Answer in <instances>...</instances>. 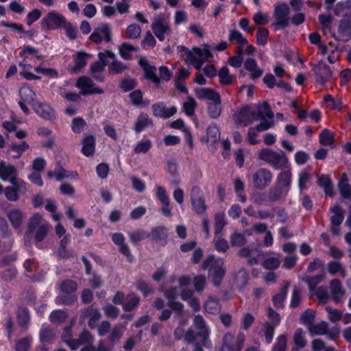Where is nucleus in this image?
<instances>
[{"instance_id": "obj_1", "label": "nucleus", "mask_w": 351, "mask_h": 351, "mask_svg": "<svg viewBox=\"0 0 351 351\" xmlns=\"http://www.w3.org/2000/svg\"><path fill=\"white\" fill-rule=\"evenodd\" d=\"M177 51L187 63L192 64L197 69H201L203 64L213 57L208 46L203 49L194 47L190 51L186 47L179 45L177 47Z\"/></svg>"}, {"instance_id": "obj_2", "label": "nucleus", "mask_w": 351, "mask_h": 351, "mask_svg": "<svg viewBox=\"0 0 351 351\" xmlns=\"http://www.w3.org/2000/svg\"><path fill=\"white\" fill-rule=\"evenodd\" d=\"M209 335L210 330L206 322L201 315H197L193 318L192 326L186 332L184 341L187 343L199 341L203 344H205Z\"/></svg>"}, {"instance_id": "obj_3", "label": "nucleus", "mask_w": 351, "mask_h": 351, "mask_svg": "<svg viewBox=\"0 0 351 351\" xmlns=\"http://www.w3.org/2000/svg\"><path fill=\"white\" fill-rule=\"evenodd\" d=\"M258 157L276 170H282L289 166L287 156L281 150L276 152L270 148H264L258 152Z\"/></svg>"}, {"instance_id": "obj_4", "label": "nucleus", "mask_w": 351, "mask_h": 351, "mask_svg": "<svg viewBox=\"0 0 351 351\" xmlns=\"http://www.w3.org/2000/svg\"><path fill=\"white\" fill-rule=\"evenodd\" d=\"M50 224L39 213L33 215L28 221L27 230L36 243L43 241L47 236Z\"/></svg>"}, {"instance_id": "obj_5", "label": "nucleus", "mask_w": 351, "mask_h": 351, "mask_svg": "<svg viewBox=\"0 0 351 351\" xmlns=\"http://www.w3.org/2000/svg\"><path fill=\"white\" fill-rule=\"evenodd\" d=\"M138 64L145 72V77L157 86L161 81H169L171 77V73L167 66H162L159 67V77L156 74V68L149 64L147 60L145 58L140 57Z\"/></svg>"}, {"instance_id": "obj_6", "label": "nucleus", "mask_w": 351, "mask_h": 351, "mask_svg": "<svg viewBox=\"0 0 351 351\" xmlns=\"http://www.w3.org/2000/svg\"><path fill=\"white\" fill-rule=\"evenodd\" d=\"M223 265V260L221 258H217L214 255L208 256L203 262L202 267L204 269L210 267V275L215 286H218L221 283L225 275Z\"/></svg>"}, {"instance_id": "obj_7", "label": "nucleus", "mask_w": 351, "mask_h": 351, "mask_svg": "<svg viewBox=\"0 0 351 351\" xmlns=\"http://www.w3.org/2000/svg\"><path fill=\"white\" fill-rule=\"evenodd\" d=\"M252 182L255 189L263 190L271 184L273 173L266 167H261L251 175Z\"/></svg>"}, {"instance_id": "obj_8", "label": "nucleus", "mask_w": 351, "mask_h": 351, "mask_svg": "<svg viewBox=\"0 0 351 351\" xmlns=\"http://www.w3.org/2000/svg\"><path fill=\"white\" fill-rule=\"evenodd\" d=\"M245 340V335L243 332L237 334L234 341V336L230 332H226L223 337L222 344L219 351H241Z\"/></svg>"}, {"instance_id": "obj_9", "label": "nucleus", "mask_w": 351, "mask_h": 351, "mask_svg": "<svg viewBox=\"0 0 351 351\" xmlns=\"http://www.w3.org/2000/svg\"><path fill=\"white\" fill-rule=\"evenodd\" d=\"M289 7L285 4L282 3L275 6L274 16L275 22L271 24V27L274 30L279 28L284 29L289 25Z\"/></svg>"}, {"instance_id": "obj_10", "label": "nucleus", "mask_w": 351, "mask_h": 351, "mask_svg": "<svg viewBox=\"0 0 351 351\" xmlns=\"http://www.w3.org/2000/svg\"><path fill=\"white\" fill-rule=\"evenodd\" d=\"M190 198L193 210L198 215L204 213L206 209V199L202 189L197 186H193L190 191Z\"/></svg>"}, {"instance_id": "obj_11", "label": "nucleus", "mask_w": 351, "mask_h": 351, "mask_svg": "<svg viewBox=\"0 0 351 351\" xmlns=\"http://www.w3.org/2000/svg\"><path fill=\"white\" fill-rule=\"evenodd\" d=\"M66 20L61 13L51 10L42 19L41 25L43 28L55 30L61 28Z\"/></svg>"}, {"instance_id": "obj_12", "label": "nucleus", "mask_w": 351, "mask_h": 351, "mask_svg": "<svg viewBox=\"0 0 351 351\" xmlns=\"http://www.w3.org/2000/svg\"><path fill=\"white\" fill-rule=\"evenodd\" d=\"M151 27L153 33L160 41H163L166 36L171 34L169 22L162 16L154 17Z\"/></svg>"}, {"instance_id": "obj_13", "label": "nucleus", "mask_w": 351, "mask_h": 351, "mask_svg": "<svg viewBox=\"0 0 351 351\" xmlns=\"http://www.w3.org/2000/svg\"><path fill=\"white\" fill-rule=\"evenodd\" d=\"M76 87L80 89V95L102 94L103 90L95 86L93 80L87 76H82L76 82Z\"/></svg>"}, {"instance_id": "obj_14", "label": "nucleus", "mask_w": 351, "mask_h": 351, "mask_svg": "<svg viewBox=\"0 0 351 351\" xmlns=\"http://www.w3.org/2000/svg\"><path fill=\"white\" fill-rule=\"evenodd\" d=\"M236 117L237 123L243 126H246L257 119L253 107L250 106L241 108Z\"/></svg>"}, {"instance_id": "obj_15", "label": "nucleus", "mask_w": 351, "mask_h": 351, "mask_svg": "<svg viewBox=\"0 0 351 351\" xmlns=\"http://www.w3.org/2000/svg\"><path fill=\"white\" fill-rule=\"evenodd\" d=\"M152 109L155 117L162 119H168L177 112L176 106L167 108L165 103L161 101L152 104Z\"/></svg>"}, {"instance_id": "obj_16", "label": "nucleus", "mask_w": 351, "mask_h": 351, "mask_svg": "<svg viewBox=\"0 0 351 351\" xmlns=\"http://www.w3.org/2000/svg\"><path fill=\"white\" fill-rule=\"evenodd\" d=\"M90 39L95 43H101L103 40L110 42L111 40V31L107 24H101L95 29L90 36Z\"/></svg>"}, {"instance_id": "obj_17", "label": "nucleus", "mask_w": 351, "mask_h": 351, "mask_svg": "<svg viewBox=\"0 0 351 351\" xmlns=\"http://www.w3.org/2000/svg\"><path fill=\"white\" fill-rule=\"evenodd\" d=\"M285 170L279 173L276 178V186L285 192V195L288 193L291 189L292 182V173L289 167Z\"/></svg>"}, {"instance_id": "obj_18", "label": "nucleus", "mask_w": 351, "mask_h": 351, "mask_svg": "<svg viewBox=\"0 0 351 351\" xmlns=\"http://www.w3.org/2000/svg\"><path fill=\"white\" fill-rule=\"evenodd\" d=\"M273 126L272 121H263L256 127H251L247 131V140L250 145H256L259 141L256 139L257 133L261 131H265Z\"/></svg>"}, {"instance_id": "obj_19", "label": "nucleus", "mask_w": 351, "mask_h": 351, "mask_svg": "<svg viewBox=\"0 0 351 351\" xmlns=\"http://www.w3.org/2000/svg\"><path fill=\"white\" fill-rule=\"evenodd\" d=\"M33 108L36 114L43 119L51 120L56 117L54 110L47 103L35 102L33 104Z\"/></svg>"}, {"instance_id": "obj_20", "label": "nucleus", "mask_w": 351, "mask_h": 351, "mask_svg": "<svg viewBox=\"0 0 351 351\" xmlns=\"http://www.w3.org/2000/svg\"><path fill=\"white\" fill-rule=\"evenodd\" d=\"M18 175L16 168L3 160H0V179L10 182Z\"/></svg>"}, {"instance_id": "obj_21", "label": "nucleus", "mask_w": 351, "mask_h": 351, "mask_svg": "<svg viewBox=\"0 0 351 351\" xmlns=\"http://www.w3.org/2000/svg\"><path fill=\"white\" fill-rule=\"evenodd\" d=\"M329 289L332 300L335 304H339L341 298L345 295L342 284L338 279H333L329 282Z\"/></svg>"}, {"instance_id": "obj_22", "label": "nucleus", "mask_w": 351, "mask_h": 351, "mask_svg": "<svg viewBox=\"0 0 351 351\" xmlns=\"http://www.w3.org/2000/svg\"><path fill=\"white\" fill-rule=\"evenodd\" d=\"M313 71L317 76V82L321 84H324L328 81L332 75L330 67L323 62H319L317 65L315 66Z\"/></svg>"}, {"instance_id": "obj_23", "label": "nucleus", "mask_w": 351, "mask_h": 351, "mask_svg": "<svg viewBox=\"0 0 351 351\" xmlns=\"http://www.w3.org/2000/svg\"><path fill=\"white\" fill-rule=\"evenodd\" d=\"M256 119H260L261 122L263 121H272L274 118V114L271 111L269 104L267 102L258 104L256 106L253 107Z\"/></svg>"}, {"instance_id": "obj_24", "label": "nucleus", "mask_w": 351, "mask_h": 351, "mask_svg": "<svg viewBox=\"0 0 351 351\" xmlns=\"http://www.w3.org/2000/svg\"><path fill=\"white\" fill-rule=\"evenodd\" d=\"M7 217L14 229H19L24 220V214L19 208H12L7 212Z\"/></svg>"}, {"instance_id": "obj_25", "label": "nucleus", "mask_w": 351, "mask_h": 351, "mask_svg": "<svg viewBox=\"0 0 351 351\" xmlns=\"http://www.w3.org/2000/svg\"><path fill=\"white\" fill-rule=\"evenodd\" d=\"M56 337L57 331L54 328L42 326L39 331V340L43 346L52 343Z\"/></svg>"}, {"instance_id": "obj_26", "label": "nucleus", "mask_w": 351, "mask_h": 351, "mask_svg": "<svg viewBox=\"0 0 351 351\" xmlns=\"http://www.w3.org/2000/svg\"><path fill=\"white\" fill-rule=\"evenodd\" d=\"M92 57L91 54L83 51H78L73 55L74 65L71 71L77 73L81 71L87 64L88 60Z\"/></svg>"}, {"instance_id": "obj_27", "label": "nucleus", "mask_w": 351, "mask_h": 351, "mask_svg": "<svg viewBox=\"0 0 351 351\" xmlns=\"http://www.w3.org/2000/svg\"><path fill=\"white\" fill-rule=\"evenodd\" d=\"M47 176L49 178L55 177L58 181H62L63 179L68 178L77 179L78 174L75 171H67L60 166H56L53 171H49L47 172Z\"/></svg>"}, {"instance_id": "obj_28", "label": "nucleus", "mask_w": 351, "mask_h": 351, "mask_svg": "<svg viewBox=\"0 0 351 351\" xmlns=\"http://www.w3.org/2000/svg\"><path fill=\"white\" fill-rule=\"evenodd\" d=\"M82 152L86 156H92L95 149V138L90 134H84L82 141Z\"/></svg>"}, {"instance_id": "obj_29", "label": "nucleus", "mask_w": 351, "mask_h": 351, "mask_svg": "<svg viewBox=\"0 0 351 351\" xmlns=\"http://www.w3.org/2000/svg\"><path fill=\"white\" fill-rule=\"evenodd\" d=\"M153 125L152 120L146 113H140L134 124L133 129L136 133H139L146 128Z\"/></svg>"}, {"instance_id": "obj_30", "label": "nucleus", "mask_w": 351, "mask_h": 351, "mask_svg": "<svg viewBox=\"0 0 351 351\" xmlns=\"http://www.w3.org/2000/svg\"><path fill=\"white\" fill-rule=\"evenodd\" d=\"M20 101H23L33 106V104L38 102L35 100L36 95L32 88L27 85H23L19 90Z\"/></svg>"}, {"instance_id": "obj_31", "label": "nucleus", "mask_w": 351, "mask_h": 351, "mask_svg": "<svg viewBox=\"0 0 351 351\" xmlns=\"http://www.w3.org/2000/svg\"><path fill=\"white\" fill-rule=\"evenodd\" d=\"M244 67L250 72L252 80L259 78L263 73V70L258 66L256 61L253 58H247L245 61Z\"/></svg>"}, {"instance_id": "obj_32", "label": "nucleus", "mask_w": 351, "mask_h": 351, "mask_svg": "<svg viewBox=\"0 0 351 351\" xmlns=\"http://www.w3.org/2000/svg\"><path fill=\"white\" fill-rule=\"evenodd\" d=\"M101 313L96 309H94L93 307H88L86 309H84L82 312L81 317L84 319L85 318L88 317V326L93 328L95 322L98 321L101 318Z\"/></svg>"}, {"instance_id": "obj_33", "label": "nucleus", "mask_w": 351, "mask_h": 351, "mask_svg": "<svg viewBox=\"0 0 351 351\" xmlns=\"http://www.w3.org/2000/svg\"><path fill=\"white\" fill-rule=\"evenodd\" d=\"M339 40L347 41L351 39V19L341 20L339 25Z\"/></svg>"}, {"instance_id": "obj_34", "label": "nucleus", "mask_w": 351, "mask_h": 351, "mask_svg": "<svg viewBox=\"0 0 351 351\" xmlns=\"http://www.w3.org/2000/svg\"><path fill=\"white\" fill-rule=\"evenodd\" d=\"M106 65L107 63L95 62L90 66V73L96 80L99 82H103L104 80L103 71L104 70Z\"/></svg>"}, {"instance_id": "obj_35", "label": "nucleus", "mask_w": 351, "mask_h": 351, "mask_svg": "<svg viewBox=\"0 0 351 351\" xmlns=\"http://www.w3.org/2000/svg\"><path fill=\"white\" fill-rule=\"evenodd\" d=\"M197 97L199 99H206L210 102L220 98L219 93L208 88H201L196 90Z\"/></svg>"}, {"instance_id": "obj_36", "label": "nucleus", "mask_w": 351, "mask_h": 351, "mask_svg": "<svg viewBox=\"0 0 351 351\" xmlns=\"http://www.w3.org/2000/svg\"><path fill=\"white\" fill-rule=\"evenodd\" d=\"M9 150L11 152H14L15 154L12 156L13 158L17 159L19 158L23 153L27 150L29 148V144L23 141L20 144H17L16 143H11L8 145Z\"/></svg>"}, {"instance_id": "obj_37", "label": "nucleus", "mask_w": 351, "mask_h": 351, "mask_svg": "<svg viewBox=\"0 0 351 351\" xmlns=\"http://www.w3.org/2000/svg\"><path fill=\"white\" fill-rule=\"evenodd\" d=\"M221 97L208 104V114L212 119H217L221 114Z\"/></svg>"}, {"instance_id": "obj_38", "label": "nucleus", "mask_w": 351, "mask_h": 351, "mask_svg": "<svg viewBox=\"0 0 351 351\" xmlns=\"http://www.w3.org/2000/svg\"><path fill=\"white\" fill-rule=\"evenodd\" d=\"M289 282H287L279 293L276 294L273 297L274 305L277 308H282L284 306V301L287 298Z\"/></svg>"}, {"instance_id": "obj_39", "label": "nucleus", "mask_w": 351, "mask_h": 351, "mask_svg": "<svg viewBox=\"0 0 351 351\" xmlns=\"http://www.w3.org/2000/svg\"><path fill=\"white\" fill-rule=\"evenodd\" d=\"M128 237L130 241L135 245L144 239L149 238L148 232L143 229H138L129 232Z\"/></svg>"}, {"instance_id": "obj_40", "label": "nucleus", "mask_w": 351, "mask_h": 351, "mask_svg": "<svg viewBox=\"0 0 351 351\" xmlns=\"http://www.w3.org/2000/svg\"><path fill=\"white\" fill-rule=\"evenodd\" d=\"M29 56H33L37 60H42L43 58V56L39 53L37 49L29 45H25L19 52V56L26 59Z\"/></svg>"}, {"instance_id": "obj_41", "label": "nucleus", "mask_w": 351, "mask_h": 351, "mask_svg": "<svg viewBox=\"0 0 351 351\" xmlns=\"http://www.w3.org/2000/svg\"><path fill=\"white\" fill-rule=\"evenodd\" d=\"M138 48L131 44L124 43L119 48V54L124 60H130L132 53L137 51Z\"/></svg>"}, {"instance_id": "obj_42", "label": "nucleus", "mask_w": 351, "mask_h": 351, "mask_svg": "<svg viewBox=\"0 0 351 351\" xmlns=\"http://www.w3.org/2000/svg\"><path fill=\"white\" fill-rule=\"evenodd\" d=\"M318 184L324 189L327 195L332 197L333 195V189L330 178L326 175H322L318 178Z\"/></svg>"}, {"instance_id": "obj_43", "label": "nucleus", "mask_w": 351, "mask_h": 351, "mask_svg": "<svg viewBox=\"0 0 351 351\" xmlns=\"http://www.w3.org/2000/svg\"><path fill=\"white\" fill-rule=\"evenodd\" d=\"M167 229L164 226H159L153 228L149 232H148L149 238L155 241H159L164 239L166 236Z\"/></svg>"}, {"instance_id": "obj_44", "label": "nucleus", "mask_w": 351, "mask_h": 351, "mask_svg": "<svg viewBox=\"0 0 351 351\" xmlns=\"http://www.w3.org/2000/svg\"><path fill=\"white\" fill-rule=\"evenodd\" d=\"M339 189L341 195L344 199H349L351 196V186L348 182L346 176L344 174L339 183Z\"/></svg>"}, {"instance_id": "obj_45", "label": "nucleus", "mask_w": 351, "mask_h": 351, "mask_svg": "<svg viewBox=\"0 0 351 351\" xmlns=\"http://www.w3.org/2000/svg\"><path fill=\"white\" fill-rule=\"evenodd\" d=\"M71 337L72 331L71 328H65L62 334V339L72 350H75L78 348V344L75 339H71Z\"/></svg>"}, {"instance_id": "obj_46", "label": "nucleus", "mask_w": 351, "mask_h": 351, "mask_svg": "<svg viewBox=\"0 0 351 351\" xmlns=\"http://www.w3.org/2000/svg\"><path fill=\"white\" fill-rule=\"evenodd\" d=\"M324 278L325 274L322 273L319 275L306 277L304 280L308 284L310 291L313 292L315 290L316 286L322 282Z\"/></svg>"}, {"instance_id": "obj_47", "label": "nucleus", "mask_w": 351, "mask_h": 351, "mask_svg": "<svg viewBox=\"0 0 351 351\" xmlns=\"http://www.w3.org/2000/svg\"><path fill=\"white\" fill-rule=\"evenodd\" d=\"M333 213L330 218L331 225H339L342 223L344 216L342 208L339 206H335L331 208Z\"/></svg>"}, {"instance_id": "obj_48", "label": "nucleus", "mask_w": 351, "mask_h": 351, "mask_svg": "<svg viewBox=\"0 0 351 351\" xmlns=\"http://www.w3.org/2000/svg\"><path fill=\"white\" fill-rule=\"evenodd\" d=\"M141 27L136 23L130 24L125 31V36L128 39H137L141 34Z\"/></svg>"}, {"instance_id": "obj_49", "label": "nucleus", "mask_w": 351, "mask_h": 351, "mask_svg": "<svg viewBox=\"0 0 351 351\" xmlns=\"http://www.w3.org/2000/svg\"><path fill=\"white\" fill-rule=\"evenodd\" d=\"M205 310L210 314H216L219 312L221 306L219 300L209 297L204 305Z\"/></svg>"}, {"instance_id": "obj_50", "label": "nucleus", "mask_w": 351, "mask_h": 351, "mask_svg": "<svg viewBox=\"0 0 351 351\" xmlns=\"http://www.w3.org/2000/svg\"><path fill=\"white\" fill-rule=\"evenodd\" d=\"M68 317V314L63 310H55L51 313L49 319L51 322L60 324L64 322Z\"/></svg>"}, {"instance_id": "obj_51", "label": "nucleus", "mask_w": 351, "mask_h": 351, "mask_svg": "<svg viewBox=\"0 0 351 351\" xmlns=\"http://www.w3.org/2000/svg\"><path fill=\"white\" fill-rule=\"evenodd\" d=\"M226 224L225 214L223 212L217 213L215 215V234L218 235L221 232Z\"/></svg>"}, {"instance_id": "obj_52", "label": "nucleus", "mask_w": 351, "mask_h": 351, "mask_svg": "<svg viewBox=\"0 0 351 351\" xmlns=\"http://www.w3.org/2000/svg\"><path fill=\"white\" fill-rule=\"evenodd\" d=\"M249 280V275L246 269L241 268L240 269L235 276V281L237 286L239 288L244 287Z\"/></svg>"}, {"instance_id": "obj_53", "label": "nucleus", "mask_w": 351, "mask_h": 351, "mask_svg": "<svg viewBox=\"0 0 351 351\" xmlns=\"http://www.w3.org/2000/svg\"><path fill=\"white\" fill-rule=\"evenodd\" d=\"M19 324L21 327L27 328L29 322V313L25 308H19L17 312Z\"/></svg>"}, {"instance_id": "obj_54", "label": "nucleus", "mask_w": 351, "mask_h": 351, "mask_svg": "<svg viewBox=\"0 0 351 351\" xmlns=\"http://www.w3.org/2000/svg\"><path fill=\"white\" fill-rule=\"evenodd\" d=\"M328 272L332 275H335L336 273L339 272L343 277L346 276V269L339 262L330 261L328 264Z\"/></svg>"}, {"instance_id": "obj_55", "label": "nucleus", "mask_w": 351, "mask_h": 351, "mask_svg": "<svg viewBox=\"0 0 351 351\" xmlns=\"http://www.w3.org/2000/svg\"><path fill=\"white\" fill-rule=\"evenodd\" d=\"M283 195H286L285 192L279 187H278L277 186H276L273 188L269 189V190L268 191V200L271 202H277L280 200V199Z\"/></svg>"}, {"instance_id": "obj_56", "label": "nucleus", "mask_w": 351, "mask_h": 351, "mask_svg": "<svg viewBox=\"0 0 351 351\" xmlns=\"http://www.w3.org/2000/svg\"><path fill=\"white\" fill-rule=\"evenodd\" d=\"M61 28L65 31L66 36L70 40L76 39L77 36V29L70 21L66 20Z\"/></svg>"}, {"instance_id": "obj_57", "label": "nucleus", "mask_w": 351, "mask_h": 351, "mask_svg": "<svg viewBox=\"0 0 351 351\" xmlns=\"http://www.w3.org/2000/svg\"><path fill=\"white\" fill-rule=\"evenodd\" d=\"M10 182L12 184L11 186L17 193H23L26 191L25 182L18 177V175L12 179Z\"/></svg>"}, {"instance_id": "obj_58", "label": "nucleus", "mask_w": 351, "mask_h": 351, "mask_svg": "<svg viewBox=\"0 0 351 351\" xmlns=\"http://www.w3.org/2000/svg\"><path fill=\"white\" fill-rule=\"evenodd\" d=\"M125 330V325L117 324L112 330L109 339L111 341H119Z\"/></svg>"}, {"instance_id": "obj_59", "label": "nucleus", "mask_w": 351, "mask_h": 351, "mask_svg": "<svg viewBox=\"0 0 351 351\" xmlns=\"http://www.w3.org/2000/svg\"><path fill=\"white\" fill-rule=\"evenodd\" d=\"M32 341V337H25L17 341L15 345L16 351H28Z\"/></svg>"}, {"instance_id": "obj_60", "label": "nucleus", "mask_w": 351, "mask_h": 351, "mask_svg": "<svg viewBox=\"0 0 351 351\" xmlns=\"http://www.w3.org/2000/svg\"><path fill=\"white\" fill-rule=\"evenodd\" d=\"M319 143L324 145H331L334 143L332 133L327 129H324L319 134Z\"/></svg>"}, {"instance_id": "obj_61", "label": "nucleus", "mask_w": 351, "mask_h": 351, "mask_svg": "<svg viewBox=\"0 0 351 351\" xmlns=\"http://www.w3.org/2000/svg\"><path fill=\"white\" fill-rule=\"evenodd\" d=\"M208 141L216 143L220 138V132L219 128L215 125H211L207 128Z\"/></svg>"}, {"instance_id": "obj_62", "label": "nucleus", "mask_w": 351, "mask_h": 351, "mask_svg": "<svg viewBox=\"0 0 351 351\" xmlns=\"http://www.w3.org/2000/svg\"><path fill=\"white\" fill-rule=\"evenodd\" d=\"M325 311L328 313L329 320L333 323L340 321L342 318V312L337 308L330 306H326Z\"/></svg>"}, {"instance_id": "obj_63", "label": "nucleus", "mask_w": 351, "mask_h": 351, "mask_svg": "<svg viewBox=\"0 0 351 351\" xmlns=\"http://www.w3.org/2000/svg\"><path fill=\"white\" fill-rule=\"evenodd\" d=\"M230 240L232 246H242L247 242L244 234L238 232H235L231 234Z\"/></svg>"}, {"instance_id": "obj_64", "label": "nucleus", "mask_w": 351, "mask_h": 351, "mask_svg": "<svg viewBox=\"0 0 351 351\" xmlns=\"http://www.w3.org/2000/svg\"><path fill=\"white\" fill-rule=\"evenodd\" d=\"M140 298L136 295H130L129 300L123 304V310L125 311H131L134 310L139 304Z\"/></svg>"}]
</instances>
